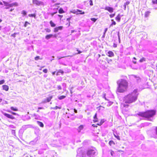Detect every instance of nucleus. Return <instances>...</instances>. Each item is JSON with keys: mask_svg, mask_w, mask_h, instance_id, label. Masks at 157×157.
<instances>
[{"mask_svg": "<svg viewBox=\"0 0 157 157\" xmlns=\"http://www.w3.org/2000/svg\"><path fill=\"white\" fill-rule=\"evenodd\" d=\"M77 157H86V154L85 153H82L81 156L78 155Z\"/></svg>", "mask_w": 157, "mask_h": 157, "instance_id": "21", "label": "nucleus"}, {"mask_svg": "<svg viewBox=\"0 0 157 157\" xmlns=\"http://www.w3.org/2000/svg\"><path fill=\"white\" fill-rule=\"evenodd\" d=\"M40 59V56H36L35 58V60H37Z\"/></svg>", "mask_w": 157, "mask_h": 157, "instance_id": "36", "label": "nucleus"}, {"mask_svg": "<svg viewBox=\"0 0 157 157\" xmlns=\"http://www.w3.org/2000/svg\"><path fill=\"white\" fill-rule=\"evenodd\" d=\"M138 93L137 90L124 96V101L126 103H131L135 102L137 99Z\"/></svg>", "mask_w": 157, "mask_h": 157, "instance_id": "1", "label": "nucleus"}, {"mask_svg": "<svg viewBox=\"0 0 157 157\" xmlns=\"http://www.w3.org/2000/svg\"><path fill=\"white\" fill-rule=\"evenodd\" d=\"M8 112H10L13 115H17V113H15L13 112H11L10 111H8Z\"/></svg>", "mask_w": 157, "mask_h": 157, "instance_id": "45", "label": "nucleus"}, {"mask_svg": "<svg viewBox=\"0 0 157 157\" xmlns=\"http://www.w3.org/2000/svg\"><path fill=\"white\" fill-rule=\"evenodd\" d=\"M10 127L13 128H14V126H13V125H10Z\"/></svg>", "mask_w": 157, "mask_h": 157, "instance_id": "57", "label": "nucleus"}, {"mask_svg": "<svg viewBox=\"0 0 157 157\" xmlns=\"http://www.w3.org/2000/svg\"><path fill=\"white\" fill-rule=\"evenodd\" d=\"M87 155L88 157H93L97 154V150L95 148L89 149L87 152Z\"/></svg>", "mask_w": 157, "mask_h": 157, "instance_id": "4", "label": "nucleus"}, {"mask_svg": "<svg viewBox=\"0 0 157 157\" xmlns=\"http://www.w3.org/2000/svg\"><path fill=\"white\" fill-rule=\"evenodd\" d=\"M22 14H23L24 16L26 15L27 13L26 12L25 10H23L22 12Z\"/></svg>", "mask_w": 157, "mask_h": 157, "instance_id": "31", "label": "nucleus"}, {"mask_svg": "<svg viewBox=\"0 0 157 157\" xmlns=\"http://www.w3.org/2000/svg\"><path fill=\"white\" fill-rule=\"evenodd\" d=\"M110 153H111V155L112 156H113V154L114 153V152L113 151H111V152H110Z\"/></svg>", "mask_w": 157, "mask_h": 157, "instance_id": "47", "label": "nucleus"}, {"mask_svg": "<svg viewBox=\"0 0 157 157\" xmlns=\"http://www.w3.org/2000/svg\"><path fill=\"white\" fill-rule=\"evenodd\" d=\"M70 19H71V18H67V21H70Z\"/></svg>", "mask_w": 157, "mask_h": 157, "instance_id": "62", "label": "nucleus"}, {"mask_svg": "<svg viewBox=\"0 0 157 157\" xmlns=\"http://www.w3.org/2000/svg\"><path fill=\"white\" fill-rule=\"evenodd\" d=\"M115 15V14H110L109 15L110 17L111 18H113V17Z\"/></svg>", "mask_w": 157, "mask_h": 157, "instance_id": "42", "label": "nucleus"}, {"mask_svg": "<svg viewBox=\"0 0 157 157\" xmlns=\"http://www.w3.org/2000/svg\"><path fill=\"white\" fill-rule=\"evenodd\" d=\"M119 32H118V39H119V42L120 41V36H119Z\"/></svg>", "mask_w": 157, "mask_h": 157, "instance_id": "50", "label": "nucleus"}, {"mask_svg": "<svg viewBox=\"0 0 157 157\" xmlns=\"http://www.w3.org/2000/svg\"><path fill=\"white\" fill-rule=\"evenodd\" d=\"M53 36L52 34H49L48 35H47L45 36V38L47 40L49 39L50 38L52 37Z\"/></svg>", "mask_w": 157, "mask_h": 157, "instance_id": "17", "label": "nucleus"}, {"mask_svg": "<svg viewBox=\"0 0 157 157\" xmlns=\"http://www.w3.org/2000/svg\"><path fill=\"white\" fill-rule=\"evenodd\" d=\"M52 98V96H51L48 97L47 98L44 100L42 102V103H45L47 102H49Z\"/></svg>", "mask_w": 157, "mask_h": 157, "instance_id": "6", "label": "nucleus"}, {"mask_svg": "<svg viewBox=\"0 0 157 157\" xmlns=\"http://www.w3.org/2000/svg\"><path fill=\"white\" fill-rule=\"evenodd\" d=\"M55 73H56V72L55 71V72H53L52 73V74L53 75H54L55 74Z\"/></svg>", "mask_w": 157, "mask_h": 157, "instance_id": "61", "label": "nucleus"}, {"mask_svg": "<svg viewBox=\"0 0 157 157\" xmlns=\"http://www.w3.org/2000/svg\"><path fill=\"white\" fill-rule=\"evenodd\" d=\"M113 103L112 102H109V105H111L113 104Z\"/></svg>", "mask_w": 157, "mask_h": 157, "instance_id": "55", "label": "nucleus"}, {"mask_svg": "<svg viewBox=\"0 0 157 157\" xmlns=\"http://www.w3.org/2000/svg\"><path fill=\"white\" fill-rule=\"evenodd\" d=\"M89 3H90V6H93V2H92V1L91 0H90V1H89Z\"/></svg>", "mask_w": 157, "mask_h": 157, "instance_id": "39", "label": "nucleus"}, {"mask_svg": "<svg viewBox=\"0 0 157 157\" xmlns=\"http://www.w3.org/2000/svg\"><path fill=\"white\" fill-rule=\"evenodd\" d=\"M33 3L37 6H40L43 5V2L37 0H33Z\"/></svg>", "mask_w": 157, "mask_h": 157, "instance_id": "5", "label": "nucleus"}, {"mask_svg": "<svg viewBox=\"0 0 157 157\" xmlns=\"http://www.w3.org/2000/svg\"><path fill=\"white\" fill-rule=\"evenodd\" d=\"M3 89L6 91H7L9 90V86L6 85H4L2 86Z\"/></svg>", "mask_w": 157, "mask_h": 157, "instance_id": "12", "label": "nucleus"}, {"mask_svg": "<svg viewBox=\"0 0 157 157\" xmlns=\"http://www.w3.org/2000/svg\"><path fill=\"white\" fill-rule=\"evenodd\" d=\"M29 16L30 17H35L36 15L35 14H29Z\"/></svg>", "mask_w": 157, "mask_h": 157, "instance_id": "30", "label": "nucleus"}, {"mask_svg": "<svg viewBox=\"0 0 157 157\" xmlns=\"http://www.w3.org/2000/svg\"><path fill=\"white\" fill-rule=\"evenodd\" d=\"M91 20L93 21L94 22H95L97 20V19L94 18H91Z\"/></svg>", "mask_w": 157, "mask_h": 157, "instance_id": "35", "label": "nucleus"}, {"mask_svg": "<svg viewBox=\"0 0 157 157\" xmlns=\"http://www.w3.org/2000/svg\"><path fill=\"white\" fill-rule=\"evenodd\" d=\"M107 28H106L105 29V31H104V34H105V33H106L107 31Z\"/></svg>", "mask_w": 157, "mask_h": 157, "instance_id": "52", "label": "nucleus"}, {"mask_svg": "<svg viewBox=\"0 0 157 157\" xmlns=\"http://www.w3.org/2000/svg\"><path fill=\"white\" fill-rule=\"evenodd\" d=\"M121 17L120 16V15L118 14L116 18V20L118 22H120L121 20Z\"/></svg>", "mask_w": 157, "mask_h": 157, "instance_id": "14", "label": "nucleus"}, {"mask_svg": "<svg viewBox=\"0 0 157 157\" xmlns=\"http://www.w3.org/2000/svg\"><path fill=\"white\" fill-rule=\"evenodd\" d=\"M84 127V125H81L79 126L77 129L78 132H80L83 129Z\"/></svg>", "mask_w": 157, "mask_h": 157, "instance_id": "10", "label": "nucleus"}, {"mask_svg": "<svg viewBox=\"0 0 157 157\" xmlns=\"http://www.w3.org/2000/svg\"><path fill=\"white\" fill-rule=\"evenodd\" d=\"M46 31L48 33H49L51 31L50 29H46Z\"/></svg>", "mask_w": 157, "mask_h": 157, "instance_id": "44", "label": "nucleus"}, {"mask_svg": "<svg viewBox=\"0 0 157 157\" xmlns=\"http://www.w3.org/2000/svg\"><path fill=\"white\" fill-rule=\"evenodd\" d=\"M124 9H125L126 8V5L125 4H124Z\"/></svg>", "mask_w": 157, "mask_h": 157, "instance_id": "60", "label": "nucleus"}, {"mask_svg": "<svg viewBox=\"0 0 157 157\" xmlns=\"http://www.w3.org/2000/svg\"><path fill=\"white\" fill-rule=\"evenodd\" d=\"M59 73H61L62 74H63V71L61 70H59L57 72L56 75H59Z\"/></svg>", "mask_w": 157, "mask_h": 157, "instance_id": "24", "label": "nucleus"}, {"mask_svg": "<svg viewBox=\"0 0 157 157\" xmlns=\"http://www.w3.org/2000/svg\"><path fill=\"white\" fill-rule=\"evenodd\" d=\"M12 110L17 111H18V109L16 108H14V107H11L10 108Z\"/></svg>", "mask_w": 157, "mask_h": 157, "instance_id": "26", "label": "nucleus"}, {"mask_svg": "<svg viewBox=\"0 0 157 157\" xmlns=\"http://www.w3.org/2000/svg\"><path fill=\"white\" fill-rule=\"evenodd\" d=\"M156 112L155 110H148L145 112H141L138 113V115L142 117H144L148 120L151 121L150 118L153 117L156 114Z\"/></svg>", "mask_w": 157, "mask_h": 157, "instance_id": "3", "label": "nucleus"}, {"mask_svg": "<svg viewBox=\"0 0 157 157\" xmlns=\"http://www.w3.org/2000/svg\"><path fill=\"white\" fill-rule=\"evenodd\" d=\"M152 2L154 4H157V0H152Z\"/></svg>", "mask_w": 157, "mask_h": 157, "instance_id": "29", "label": "nucleus"}, {"mask_svg": "<svg viewBox=\"0 0 157 157\" xmlns=\"http://www.w3.org/2000/svg\"><path fill=\"white\" fill-rule=\"evenodd\" d=\"M74 112L75 113H77V110L75 109H74Z\"/></svg>", "mask_w": 157, "mask_h": 157, "instance_id": "58", "label": "nucleus"}, {"mask_svg": "<svg viewBox=\"0 0 157 157\" xmlns=\"http://www.w3.org/2000/svg\"><path fill=\"white\" fill-rule=\"evenodd\" d=\"M58 16L60 18V19H61L63 17V15H58Z\"/></svg>", "mask_w": 157, "mask_h": 157, "instance_id": "53", "label": "nucleus"}, {"mask_svg": "<svg viewBox=\"0 0 157 157\" xmlns=\"http://www.w3.org/2000/svg\"><path fill=\"white\" fill-rule=\"evenodd\" d=\"M63 28L62 26H59L58 27H56L54 29V32L56 33L59 30H61Z\"/></svg>", "mask_w": 157, "mask_h": 157, "instance_id": "9", "label": "nucleus"}, {"mask_svg": "<svg viewBox=\"0 0 157 157\" xmlns=\"http://www.w3.org/2000/svg\"><path fill=\"white\" fill-rule=\"evenodd\" d=\"M123 106L124 107H127L128 106V104H124L123 105Z\"/></svg>", "mask_w": 157, "mask_h": 157, "instance_id": "49", "label": "nucleus"}, {"mask_svg": "<svg viewBox=\"0 0 157 157\" xmlns=\"http://www.w3.org/2000/svg\"><path fill=\"white\" fill-rule=\"evenodd\" d=\"M12 4H13V6H17L18 5V3L16 2L13 3Z\"/></svg>", "mask_w": 157, "mask_h": 157, "instance_id": "37", "label": "nucleus"}, {"mask_svg": "<svg viewBox=\"0 0 157 157\" xmlns=\"http://www.w3.org/2000/svg\"><path fill=\"white\" fill-rule=\"evenodd\" d=\"M50 24L52 27H54L56 26V25L52 21H50Z\"/></svg>", "mask_w": 157, "mask_h": 157, "instance_id": "19", "label": "nucleus"}, {"mask_svg": "<svg viewBox=\"0 0 157 157\" xmlns=\"http://www.w3.org/2000/svg\"><path fill=\"white\" fill-rule=\"evenodd\" d=\"M76 11H79V12H82V10H74L71 11H70V12L72 13H73L75 14V13H76Z\"/></svg>", "mask_w": 157, "mask_h": 157, "instance_id": "11", "label": "nucleus"}, {"mask_svg": "<svg viewBox=\"0 0 157 157\" xmlns=\"http://www.w3.org/2000/svg\"><path fill=\"white\" fill-rule=\"evenodd\" d=\"M94 122H96L98 121V119L97 118V113H95L94 117Z\"/></svg>", "mask_w": 157, "mask_h": 157, "instance_id": "15", "label": "nucleus"}, {"mask_svg": "<svg viewBox=\"0 0 157 157\" xmlns=\"http://www.w3.org/2000/svg\"><path fill=\"white\" fill-rule=\"evenodd\" d=\"M57 88H58V90H60L62 89V87L60 85L58 86H57Z\"/></svg>", "mask_w": 157, "mask_h": 157, "instance_id": "41", "label": "nucleus"}, {"mask_svg": "<svg viewBox=\"0 0 157 157\" xmlns=\"http://www.w3.org/2000/svg\"><path fill=\"white\" fill-rule=\"evenodd\" d=\"M5 82V80H2L0 81V85H2Z\"/></svg>", "mask_w": 157, "mask_h": 157, "instance_id": "34", "label": "nucleus"}, {"mask_svg": "<svg viewBox=\"0 0 157 157\" xmlns=\"http://www.w3.org/2000/svg\"><path fill=\"white\" fill-rule=\"evenodd\" d=\"M145 61V59L144 58H141L140 60V62H142Z\"/></svg>", "mask_w": 157, "mask_h": 157, "instance_id": "28", "label": "nucleus"}, {"mask_svg": "<svg viewBox=\"0 0 157 157\" xmlns=\"http://www.w3.org/2000/svg\"><path fill=\"white\" fill-rule=\"evenodd\" d=\"M104 122V121L103 120H101L100 123H98V124L99 125H101Z\"/></svg>", "mask_w": 157, "mask_h": 157, "instance_id": "27", "label": "nucleus"}, {"mask_svg": "<svg viewBox=\"0 0 157 157\" xmlns=\"http://www.w3.org/2000/svg\"><path fill=\"white\" fill-rule=\"evenodd\" d=\"M113 135L118 140H120V138L119 136L116 135L114 133H113Z\"/></svg>", "mask_w": 157, "mask_h": 157, "instance_id": "25", "label": "nucleus"}, {"mask_svg": "<svg viewBox=\"0 0 157 157\" xmlns=\"http://www.w3.org/2000/svg\"><path fill=\"white\" fill-rule=\"evenodd\" d=\"M81 13H79V14H83L85 13V12H80Z\"/></svg>", "mask_w": 157, "mask_h": 157, "instance_id": "54", "label": "nucleus"}, {"mask_svg": "<svg viewBox=\"0 0 157 157\" xmlns=\"http://www.w3.org/2000/svg\"><path fill=\"white\" fill-rule=\"evenodd\" d=\"M37 123L41 127H44V124H43L40 121H37Z\"/></svg>", "mask_w": 157, "mask_h": 157, "instance_id": "18", "label": "nucleus"}, {"mask_svg": "<svg viewBox=\"0 0 157 157\" xmlns=\"http://www.w3.org/2000/svg\"><path fill=\"white\" fill-rule=\"evenodd\" d=\"M78 12H79V11H76V13L75 14H76L77 15L79 14V13H78Z\"/></svg>", "mask_w": 157, "mask_h": 157, "instance_id": "59", "label": "nucleus"}, {"mask_svg": "<svg viewBox=\"0 0 157 157\" xmlns=\"http://www.w3.org/2000/svg\"><path fill=\"white\" fill-rule=\"evenodd\" d=\"M16 34L17 33H14L13 34L11 35V36L13 37H15Z\"/></svg>", "mask_w": 157, "mask_h": 157, "instance_id": "46", "label": "nucleus"}, {"mask_svg": "<svg viewBox=\"0 0 157 157\" xmlns=\"http://www.w3.org/2000/svg\"><path fill=\"white\" fill-rule=\"evenodd\" d=\"M105 9L106 10H108L110 13L113 12V8L109 6L105 7Z\"/></svg>", "mask_w": 157, "mask_h": 157, "instance_id": "8", "label": "nucleus"}, {"mask_svg": "<svg viewBox=\"0 0 157 157\" xmlns=\"http://www.w3.org/2000/svg\"><path fill=\"white\" fill-rule=\"evenodd\" d=\"M43 109V108L42 107H39L38 108V109Z\"/></svg>", "mask_w": 157, "mask_h": 157, "instance_id": "56", "label": "nucleus"}, {"mask_svg": "<svg viewBox=\"0 0 157 157\" xmlns=\"http://www.w3.org/2000/svg\"><path fill=\"white\" fill-rule=\"evenodd\" d=\"M150 13V12L149 11H147L145 12V17H147L149 15Z\"/></svg>", "mask_w": 157, "mask_h": 157, "instance_id": "16", "label": "nucleus"}, {"mask_svg": "<svg viewBox=\"0 0 157 157\" xmlns=\"http://www.w3.org/2000/svg\"><path fill=\"white\" fill-rule=\"evenodd\" d=\"M112 21H113V22L112 24L110 26L112 25H115L116 24V22L115 21H114L113 20H112Z\"/></svg>", "mask_w": 157, "mask_h": 157, "instance_id": "38", "label": "nucleus"}, {"mask_svg": "<svg viewBox=\"0 0 157 157\" xmlns=\"http://www.w3.org/2000/svg\"><path fill=\"white\" fill-rule=\"evenodd\" d=\"M61 107H59L57 106H56V107H51V109H61Z\"/></svg>", "mask_w": 157, "mask_h": 157, "instance_id": "22", "label": "nucleus"}, {"mask_svg": "<svg viewBox=\"0 0 157 157\" xmlns=\"http://www.w3.org/2000/svg\"><path fill=\"white\" fill-rule=\"evenodd\" d=\"M12 133L15 136V130H12Z\"/></svg>", "mask_w": 157, "mask_h": 157, "instance_id": "40", "label": "nucleus"}, {"mask_svg": "<svg viewBox=\"0 0 157 157\" xmlns=\"http://www.w3.org/2000/svg\"><path fill=\"white\" fill-rule=\"evenodd\" d=\"M3 115L7 117L8 118H10L11 119H14V117L12 115H10L9 114H7L6 113H3Z\"/></svg>", "mask_w": 157, "mask_h": 157, "instance_id": "7", "label": "nucleus"}, {"mask_svg": "<svg viewBox=\"0 0 157 157\" xmlns=\"http://www.w3.org/2000/svg\"><path fill=\"white\" fill-rule=\"evenodd\" d=\"M9 7H12L13 6V5L12 3L11 4H9L8 6Z\"/></svg>", "mask_w": 157, "mask_h": 157, "instance_id": "48", "label": "nucleus"}, {"mask_svg": "<svg viewBox=\"0 0 157 157\" xmlns=\"http://www.w3.org/2000/svg\"><path fill=\"white\" fill-rule=\"evenodd\" d=\"M3 2L5 6H8L9 3L8 2H5V1H3Z\"/></svg>", "mask_w": 157, "mask_h": 157, "instance_id": "32", "label": "nucleus"}, {"mask_svg": "<svg viewBox=\"0 0 157 157\" xmlns=\"http://www.w3.org/2000/svg\"><path fill=\"white\" fill-rule=\"evenodd\" d=\"M66 97L65 96L62 95L58 97V99L59 100H62L65 98Z\"/></svg>", "mask_w": 157, "mask_h": 157, "instance_id": "23", "label": "nucleus"}, {"mask_svg": "<svg viewBox=\"0 0 157 157\" xmlns=\"http://www.w3.org/2000/svg\"><path fill=\"white\" fill-rule=\"evenodd\" d=\"M108 54L109 55L108 56L110 57H113L114 56V54L113 52L111 51L108 52Z\"/></svg>", "mask_w": 157, "mask_h": 157, "instance_id": "13", "label": "nucleus"}, {"mask_svg": "<svg viewBox=\"0 0 157 157\" xmlns=\"http://www.w3.org/2000/svg\"><path fill=\"white\" fill-rule=\"evenodd\" d=\"M0 5H3L2 3V2H0Z\"/></svg>", "mask_w": 157, "mask_h": 157, "instance_id": "64", "label": "nucleus"}, {"mask_svg": "<svg viewBox=\"0 0 157 157\" xmlns=\"http://www.w3.org/2000/svg\"><path fill=\"white\" fill-rule=\"evenodd\" d=\"M118 86L117 92L123 93L125 91L128 87V82L125 80L121 79L117 81Z\"/></svg>", "mask_w": 157, "mask_h": 157, "instance_id": "2", "label": "nucleus"}, {"mask_svg": "<svg viewBox=\"0 0 157 157\" xmlns=\"http://www.w3.org/2000/svg\"><path fill=\"white\" fill-rule=\"evenodd\" d=\"M65 12L62 8H60L59 10V13L61 14L64 13Z\"/></svg>", "mask_w": 157, "mask_h": 157, "instance_id": "20", "label": "nucleus"}, {"mask_svg": "<svg viewBox=\"0 0 157 157\" xmlns=\"http://www.w3.org/2000/svg\"><path fill=\"white\" fill-rule=\"evenodd\" d=\"M78 54H80V53L81 52H80V51H79L78 50Z\"/></svg>", "mask_w": 157, "mask_h": 157, "instance_id": "63", "label": "nucleus"}, {"mask_svg": "<svg viewBox=\"0 0 157 157\" xmlns=\"http://www.w3.org/2000/svg\"><path fill=\"white\" fill-rule=\"evenodd\" d=\"M29 24V22L27 21L25 22V24H24V26L25 27H26L27 25Z\"/></svg>", "mask_w": 157, "mask_h": 157, "instance_id": "33", "label": "nucleus"}, {"mask_svg": "<svg viewBox=\"0 0 157 157\" xmlns=\"http://www.w3.org/2000/svg\"><path fill=\"white\" fill-rule=\"evenodd\" d=\"M43 71L45 73H47L48 71V70L47 69H45L43 70Z\"/></svg>", "mask_w": 157, "mask_h": 157, "instance_id": "43", "label": "nucleus"}, {"mask_svg": "<svg viewBox=\"0 0 157 157\" xmlns=\"http://www.w3.org/2000/svg\"><path fill=\"white\" fill-rule=\"evenodd\" d=\"M56 13H57V12H54L53 13H51V16H53L54 15V14H56Z\"/></svg>", "mask_w": 157, "mask_h": 157, "instance_id": "51", "label": "nucleus"}]
</instances>
